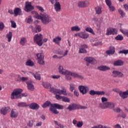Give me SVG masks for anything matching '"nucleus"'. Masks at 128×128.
Masks as SVG:
<instances>
[{"label":"nucleus","mask_w":128,"mask_h":128,"mask_svg":"<svg viewBox=\"0 0 128 128\" xmlns=\"http://www.w3.org/2000/svg\"><path fill=\"white\" fill-rule=\"evenodd\" d=\"M34 17L36 18H37V20H40L44 24H48L52 22L50 17L46 14H42L40 16L38 14L36 13L35 14Z\"/></svg>","instance_id":"obj_1"},{"label":"nucleus","mask_w":128,"mask_h":128,"mask_svg":"<svg viewBox=\"0 0 128 128\" xmlns=\"http://www.w3.org/2000/svg\"><path fill=\"white\" fill-rule=\"evenodd\" d=\"M88 108V107L86 106H82V105L78 104L76 103L70 104L66 110H69V112H72L76 110H86Z\"/></svg>","instance_id":"obj_2"},{"label":"nucleus","mask_w":128,"mask_h":128,"mask_svg":"<svg viewBox=\"0 0 128 128\" xmlns=\"http://www.w3.org/2000/svg\"><path fill=\"white\" fill-rule=\"evenodd\" d=\"M51 92H53L54 94H62L63 96H68V90L66 87H62V90L54 88H50Z\"/></svg>","instance_id":"obj_3"},{"label":"nucleus","mask_w":128,"mask_h":128,"mask_svg":"<svg viewBox=\"0 0 128 128\" xmlns=\"http://www.w3.org/2000/svg\"><path fill=\"white\" fill-rule=\"evenodd\" d=\"M22 90L20 88H17L14 90L11 94V100H16L18 98H22V96H20V94H22Z\"/></svg>","instance_id":"obj_4"},{"label":"nucleus","mask_w":128,"mask_h":128,"mask_svg":"<svg viewBox=\"0 0 128 128\" xmlns=\"http://www.w3.org/2000/svg\"><path fill=\"white\" fill-rule=\"evenodd\" d=\"M99 106L101 108H103V110H106V108L112 110L114 108L116 104L114 102H106L105 103H100Z\"/></svg>","instance_id":"obj_5"},{"label":"nucleus","mask_w":128,"mask_h":128,"mask_svg":"<svg viewBox=\"0 0 128 128\" xmlns=\"http://www.w3.org/2000/svg\"><path fill=\"white\" fill-rule=\"evenodd\" d=\"M57 110H64V106L62 105H60L58 104H54L51 105V107L50 108V110L52 112L53 114H58V111Z\"/></svg>","instance_id":"obj_6"},{"label":"nucleus","mask_w":128,"mask_h":128,"mask_svg":"<svg viewBox=\"0 0 128 128\" xmlns=\"http://www.w3.org/2000/svg\"><path fill=\"white\" fill-rule=\"evenodd\" d=\"M57 110H64V106L62 105H60L58 104H54L51 105V107L50 108V110L52 112L53 114H58V111Z\"/></svg>","instance_id":"obj_7"},{"label":"nucleus","mask_w":128,"mask_h":128,"mask_svg":"<svg viewBox=\"0 0 128 128\" xmlns=\"http://www.w3.org/2000/svg\"><path fill=\"white\" fill-rule=\"evenodd\" d=\"M43 38L44 37L42 34H36L34 37V42H36L39 46H42V44H44Z\"/></svg>","instance_id":"obj_8"},{"label":"nucleus","mask_w":128,"mask_h":128,"mask_svg":"<svg viewBox=\"0 0 128 128\" xmlns=\"http://www.w3.org/2000/svg\"><path fill=\"white\" fill-rule=\"evenodd\" d=\"M84 60L88 62L86 64V66H90V64H98L96 60L92 57H86L84 58Z\"/></svg>","instance_id":"obj_9"},{"label":"nucleus","mask_w":128,"mask_h":128,"mask_svg":"<svg viewBox=\"0 0 128 128\" xmlns=\"http://www.w3.org/2000/svg\"><path fill=\"white\" fill-rule=\"evenodd\" d=\"M36 56L38 60V64H42V66H44V53H38L36 54Z\"/></svg>","instance_id":"obj_10"},{"label":"nucleus","mask_w":128,"mask_h":128,"mask_svg":"<svg viewBox=\"0 0 128 128\" xmlns=\"http://www.w3.org/2000/svg\"><path fill=\"white\" fill-rule=\"evenodd\" d=\"M118 34V30L114 28H108L106 30V36L114 35Z\"/></svg>","instance_id":"obj_11"},{"label":"nucleus","mask_w":128,"mask_h":128,"mask_svg":"<svg viewBox=\"0 0 128 128\" xmlns=\"http://www.w3.org/2000/svg\"><path fill=\"white\" fill-rule=\"evenodd\" d=\"M34 8V6L32 5V2H26L24 10L26 12H32Z\"/></svg>","instance_id":"obj_12"},{"label":"nucleus","mask_w":128,"mask_h":128,"mask_svg":"<svg viewBox=\"0 0 128 128\" xmlns=\"http://www.w3.org/2000/svg\"><path fill=\"white\" fill-rule=\"evenodd\" d=\"M78 6L79 8H88L90 6V2L88 0L84 1H80L78 2Z\"/></svg>","instance_id":"obj_13"},{"label":"nucleus","mask_w":128,"mask_h":128,"mask_svg":"<svg viewBox=\"0 0 128 128\" xmlns=\"http://www.w3.org/2000/svg\"><path fill=\"white\" fill-rule=\"evenodd\" d=\"M75 36H79L81 38H83L84 40H86V38H88L90 35L88 34H87L84 32H80L74 34Z\"/></svg>","instance_id":"obj_14"},{"label":"nucleus","mask_w":128,"mask_h":128,"mask_svg":"<svg viewBox=\"0 0 128 128\" xmlns=\"http://www.w3.org/2000/svg\"><path fill=\"white\" fill-rule=\"evenodd\" d=\"M78 88L80 90V92L82 94H86V93L88 90H90V88L88 86H79Z\"/></svg>","instance_id":"obj_15"},{"label":"nucleus","mask_w":128,"mask_h":128,"mask_svg":"<svg viewBox=\"0 0 128 128\" xmlns=\"http://www.w3.org/2000/svg\"><path fill=\"white\" fill-rule=\"evenodd\" d=\"M10 112V108L9 106L3 107L0 110V113L3 116H6Z\"/></svg>","instance_id":"obj_16"},{"label":"nucleus","mask_w":128,"mask_h":128,"mask_svg":"<svg viewBox=\"0 0 128 128\" xmlns=\"http://www.w3.org/2000/svg\"><path fill=\"white\" fill-rule=\"evenodd\" d=\"M58 70L60 74L64 76H68V72H68L70 70L64 68V67L60 65L58 66Z\"/></svg>","instance_id":"obj_17"},{"label":"nucleus","mask_w":128,"mask_h":128,"mask_svg":"<svg viewBox=\"0 0 128 128\" xmlns=\"http://www.w3.org/2000/svg\"><path fill=\"white\" fill-rule=\"evenodd\" d=\"M67 76H74L76 78H79L80 80H84V76L81 75H78V74L76 72H72L70 71L68 72V74Z\"/></svg>","instance_id":"obj_18"},{"label":"nucleus","mask_w":128,"mask_h":128,"mask_svg":"<svg viewBox=\"0 0 128 128\" xmlns=\"http://www.w3.org/2000/svg\"><path fill=\"white\" fill-rule=\"evenodd\" d=\"M124 76V74L120 72L115 70L112 72V76H114V78H116L118 76V78H122Z\"/></svg>","instance_id":"obj_19"},{"label":"nucleus","mask_w":128,"mask_h":128,"mask_svg":"<svg viewBox=\"0 0 128 128\" xmlns=\"http://www.w3.org/2000/svg\"><path fill=\"white\" fill-rule=\"evenodd\" d=\"M88 48V45L83 44L81 45V48L79 50V54H86V49Z\"/></svg>","instance_id":"obj_20"},{"label":"nucleus","mask_w":128,"mask_h":128,"mask_svg":"<svg viewBox=\"0 0 128 128\" xmlns=\"http://www.w3.org/2000/svg\"><path fill=\"white\" fill-rule=\"evenodd\" d=\"M28 106H29L30 110H38L40 108V105L36 103L32 102L30 104H28Z\"/></svg>","instance_id":"obj_21"},{"label":"nucleus","mask_w":128,"mask_h":128,"mask_svg":"<svg viewBox=\"0 0 128 128\" xmlns=\"http://www.w3.org/2000/svg\"><path fill=\"white\" fill-rule=\"evenodd\" d=\"M18 112L17 110L12 109L10 113V118H18Z\"/></svg>","instance_id":"obj_22"},{"label":"nucleus","mask_w":128,"mask_h":128,"mask_svg":"<svg viewBox=\"0 0 128 128\" xmlns=\"http://www.w3.org/2000/svg\"><path fill=\"white\" fill-rule=\"evenodd\" d=\"M26 84H27L28 89L29 90L34 91V86L32 81L26 82Z\"/></svg>","instance_id":"obj_23"},{"label":"nucleus","mask_w":128,"mask_h":128,"mask_svg":"<svg viewBox=\"0 0 128 128\" xmlns=\"http://www.w3.org/2000/svg\"><path fill=\"white\" fill-rule=\"evenodd\" d=\"M119 96L122 97V98H127L128 97V90L125 92L121 91L120 92Z\"/></svg>","instance_id":"obj_24"},{"label":"nucleus","mask_w":128,"mask_h":128,"mask_svg":"<svg viewBox=\"0 0 128 128\" xmlns=\"http://www.w3.org/2000/svg\"><path fill=\"white\" fill-rule=\"evenodd\" d=\"M98 70L101 72H106V70H110V68L106 66H100L98 67Z\"/></svg>","instance_id":"obj_25"},{"label":"nucleus","mask_w":128,"mask_h":128,"mask_svg":"<svg viewBox=\"0 0 128 128\" xmlns=\"http://www.w3.org/2000/svg\"><path fill=\"white\" fill-rule=\"evenodd\" d=\"M32 76H33L34 78L37 80H40L42 79V78L40 77V72H36L35 73H32Z\"/></svg>","instance_id":"obj_26"},{"label":"nucleus","mask_w":128,"mask_h":128,"mask_svg":"<svg viewBox=\"0 0 128 128\" xmlns=\"http://www.w3.org/2000/svg\"><path fill=\"white\" fill-rule=\"evenodd\" d=\"M54 10L56 12H60L62 8L60 2H56L54 5Z\"/></svg>","instance_id":"obj_27"},{"label":"nucleus","mask_w":128,"mask_h":128,"mask_svg":"<svg viewBox=\"0 0 128 128\" xmlns=\"http://www.w3.org/2000/svg\"><path fill=\"white\" fill-rule=\"evenodd\" d=\"M22 14V9L18 8H16L14 9V14L15 16H18Z\"/></svg>","instance_id":"obj_28"},{"label":"nucleus","mask_w":128,"mask_h":128,"mask_svg":"<svg viewBox=\"0 0 128 128\" xmlns=\"http://www.w3.org/2000/svg\"><path fill=\"white\" fill-rule=\"evenodd\" d=\"M6 38H8V42H12V32H9L8 34H6Z\"/></svg>","instance_id":"obj_29"},{"label":"nucleus","mask_w":128,"mask_h":128,"mask_svg":"<svg viewBox=\"0 0 128 128\" xmlns=\"http://www.w3.org/2000/svg\"><path fill=\"white\" fill-rule=\"evenodd\" d=\"M42 85L44 86V88H46L47 90L48 88H50V89L52 88V86L48 82H43L42 83Z\"/></svg>","instance_id":"obj_30"},{"label":"nucleus","mask_w":128,"mask_h":128,"mask_svg":"<svg viewBox=\"0 0 128 128\" xmlns=\"http://www.w3.org/2000/svg\"><path fill=\"white\" fill-rule=\"evenodd\" d=\"M116 52V48L114 47H112L110 50H108L106 52V54H114Z\"/></svg>","instance_id":"obj_31"},{"label":"nucleus","mask_w":128,"mask_h":128,"mask_svg":"<svg viewBox=\"0 0 128 128\" xmlns=\"http://www.w3.org/2000/svg\"><path fill=\"white\" fill-rule=\"evenodd\" d=\"M124 64V62L122 60H118L115 61L114 63V66H122Z\"/></svg>","instance_id":"obj_32"},{"label":"nucleus","mask_w":128,"mask_h":128,"mask_svg":"<svg viewBox=\"0 0 128 128\" xmlns=\"http://www.w3.org/2000/svg\"><path fill=\"white\" fill-rule=\"evenodd\" d=\"M80 28L78 26L71 28V32H80Z\"/></svg>","instance_id":"obj_33"},{"label":"nucleus","mask_w":128,"mask_h":128,"mask_svg":"<svg viewBox=\"0 0 128 128\" xmlns=\"http://www.w3.org/2000/svg\"><path fill=\"white\" fill-rule=\"evenodd\" d=\"M52 104H51L50 102L46 101L42 105V107L44 108H47V106H50V108H52Z\"/></svg>","instance_id":"obj_34"},{"label":"nucleus","mask_w":128,"mask_h":128,"mask_svg":"<svg viewBox=\"0 0 128 128\" xmlns=\"http://www.w3.org/2000/svg\"><path fill=\"white\" fill-rule=\"evenodd\" d=\"M34 64L30 60H29L26 62V66H34Z\"/></svg>","instance_id":"obj_35"},{"label":"nucleus","mask_w":128,"mask_h":128,"mask_svg":"<svg viewBox=\"0 0 128 128\" xmlns=\"http://www.w3.org/2000/svg\"><path fill=\"white\" fill-rule=\"evenodd\" d=\"M61 40L62 38L60 36H57L53 39V42H55V44H58V42Z\"/></svg>","instance_id":"obj_36"},{"label":"nucleus","mask_w":128,"mask_h":128,"mask_svg":"<svg viewBox=\"0 0 128 128\" xmlns=\"http://www.w3.org/2000/svg\"><path fill=\"white\" fill-rule=\"evenodd\" d=\"M126 114L124 112H121L117 116V118H126Z\"/></svg>","instance_id":"obj_37"},{"label":"nucleus","mask_w":128,"mask_h":128,"mask_svg":"<svg viewBox=\"0 0 128 128\" xmlns=\"http://www.w3.org/2000/svg\"><path fill=\"white\" fill-rule=\"evenodd\" d=\"M96 12L97 14H102V8L97 6L95 8Z\"/></svg>","instance_id":"obj_38"},{"label":"nucleus","mask_w":128,"mask_h":128,"mask_svg":"<svg viewBox=\"0 0 128 128\" xmlns=\"http://www.w3.org/2000/svg\"><path fill=\"white\" fill-rule=\"evenodd\" d=\"M86 31L88 32H90V34H94V30L90 28H86Z\"/></svg>","instance_id":"obj_39"},{"label":"nucleus","mask_w":128,"mask_h":128,"mask_svg":"<svg viewBox=\"0 0 128 128\" xmlns=\"http://www.w3.org/2000/svg\"><path fill=\"white\" fill-rule=\"evenodd\" d=\"M62 101L64 102H70V98H68L63 96L62 97Z\"/></svg>","instance_id":"obj_40"},{"label":"nucleus","mask_w":128,"mask_h":128,"mask_svg":"<svg viewBox=\"0 0 128 128\" xmlns=\"http://www.w3.org/2000/svg\"><path fill=\"white\" fill-rule=\"evenodd\" d=\"M18 106L20 108H24L26 106H28V104H26V102H20L18 104Z\"/></svg>","instance_id":"obj_41"},{"label":"nucleus","mask_w":128,"mask_h":128,"mask_svg":"<svg viewBox=\"0 0 128 128\" xmlns=\"http://www.w3.org/2000/svg\"><path fill=\"white\" fill-rule=\"evenodd\" d=\"M115 40H124V36L120 34H118L115 38Z\"/></svg>","instance_id":"obj_42"},{"label":"nucleus","mask_w":128,"mask_h":128,"mask_svg":"<svg viewBox=\"0 0 128 128\" xmlns=\"http://www.w3.org/2000/svg\"><path fill=\"white\" fill-rule=\"evenodd\" d=\"M119 14H120L122 18H124L126 16V13L120 8L118 10Z\"/></svg>","instance_id":"obj_43"},{"label":"nucleus","mask_w":128,"mask_h":128,"mask_svg":"<svg viewBox=\"0 0 128 128\" xmlns=\"http://www.w3.org/2000/svg\"><path fill=\"white\" fill-rule=\"evenodd\" d=\"M89 94H90V96H96V94L97 95V91H96L94 90H90L89 92Z\"/></svg>","instance_id":"obj_44"},{"label":"nucleus","mask_w":128,"mask_h":128,"mask_svg":"<svg viewBox=\"0 0 128 128\" xmlns=\"http://www.w3.org/2000/svg\"><path fill=\"white\" fill-rule=\"evenodd\" d=\"M120 32H122L124 36H127V38H128V30H124L122 29H120Z\"/></svg>","instance_id":"obj_45"},{"label":"nucleus","mask_w":128,"mask_h":128,"mask_svg":"<svg viewBox=\"0 0 128 128\" xmlns=\"http://www.w3.org/2000/svg\"><path fill=\"white\" fill-rule=\"evenodd\" d=\"M35 29L36 30V32H40L42 31V27L40 25L36 26Z\"/></svg>","instance_id":"obj_46"},{"label":"nucleus","mask_w":128,"mask_h":128,"mask_svg":"<svg viewBox=\"0 0 128 128\" xmlns=\"http://www.w3.org/2000/svg\"><path fill=\"white\" fill-rule=\"evenodd\" d=\"M10 22L11 23L12 28H16V22H14V21L11 20Z\"/></svg>","instance_id":"obj_47"},{"label":"nucleus","mask_w":128,"mask_h":128,"mask_svg":"<svg viewBox=\"0 0 128 128\" xmlns=\"http://www.w3.org/2000/svg\"><path fill=\"white\" fill-rule=\"evenodd\" d=\"M108 6V9H109V10L110 12H114V10H116V8H114V6H112V5H110V6Z\"/></svg>","instance_id":"obj_48"},{"label":"nucleus","mask_w":128,"mask_h":128,"mask_svg":"<svg viewBox=\"0 0 128 128\" xmlns=\"http://www.w3.org/2000/svg\"><path fill=\"white\" fill-rule=\"evenodd\" d=\"M106 94V92L104 91H97V96H104Z\"/></svg>","instance_id":"obj_49"},{"label":"nucleus","mask_w":128,"mask_h":128,"mask_svg":"<svg viewBox=\"0 0 128 128\" xmlns=\"http://www.w3.org/2000/svg\"><path fill=\"white\" fill-rule=\"evenodd\" d=\"M70 92H74L76 88V85L74 84H70Z\"/></svg>","instance_id":"obj_50"},{"label":"nucleus","mask_w":128,"mask_h":128,"mask_svg":"<svg viewBox=\"0 0 128 128\" xmlns=\"http://www.w3.org/2000/svg\"><path fill=\"white\" fill-rule=\"evenodd\" d=\"M26 38H22L20 41V44L22 46H24V44H26Z\"/></svg>","instance_id":"obj_51"},{"label":"nucleus","mask_w":128,"mask_h":128,"mask_svg":"<svg viewBox=\"0 0 128 128\" xmlns=\"http://www.w3.org/2000/svg\"><path fill=\"white\" fill-rule=\"evenodd\" d=\"M36 8H38V10L40 11L41 12H44V8L42 6H36Z\"/></svg>","instance_id":"obj_52"},{"label":"nucleus","mask_w":128,"mask_h":128,"mask_svg":"<svg viewBox=\"0 0 128 128\" xmlns=\"http://www.w3.org/2000/svg\"><path fill=\"white\" fill-rule=\"evenodd\" d=\"M119 54H124L126 55L128 54V50H120L119 52Z\"/></svg>","instance_id":"obj_53"},{"label":"nucleus","mask_w":128,"mask_h":128,"mask_svg":"<svg viewBox=\"0 0 128 128\" xmlns=\"http://www.w3.org/2000/svg\"><path fill=\"white\" fill-rule=\"evenodd\" d=\"M83 124H84V123L82 122H78L76 124V126H78V128H82Z\"/></svg>","instance_id":"obj_54"},{"label":"nucleus","mask_w":128,"mask_h":128,"mask_svg":"<svg viewBox=\"0 0 128 128\" xmlns=\"http://www.w3.org/2000/svg\"><path fill=\"white\" fill-rule=\"evenodd\" d=\"M112 92H118L120 94V93L122 92L118 88H114L112 89Z\"/></svg>","instance_id":"obj_55"},{"label":"nucleus","mask_w":128,"mask_h":128,"mask_svg":"<svg viewBox=\"0 0 128 128\" xmlns=\"http://www.w3.org/2000/svg\"><path fill=\"white\" fill-rule=\"evenodd\" d=\"M4 24L2 22H0V30H4Z\"/></svg>","instance_id":"obj_56"},{"label":"nucleus","mask_w":128,"mask_h":128,"mask_svg":"<svg viewBox=\"0 0 128 128\" xmlns=\"http://www.w3.org/2000/svg\"><path fill=\"white\" fill-rule=\"evenodd\" d=\"M105 2L108 6H112V1L110 0H105Z\"/></svg>","instance_id":"obj_57"},{"label":"nucleus","mask_w":128,"mask_h":128,"mask_svg":"<svg viewBox=\"0 0 128 128\" xmlns=\"http://www.w3.org/2000/svg\"><path fill=\"white\" fill-rule=\"evenodd\" d=\"M52 78L54 80H58V78H60V75H54V76H52Z\"/></svg>","instance_id":"obj_58"},{"label":"nucleus","mask_w":128,"mask_h":128,"mask_svg":"<svg viewBox=\"0 0 128 128\" xmlns=\"http://www.w3.org/2000/svg\"><path fill=\"white\" fill-rule=\"evenodd\" d=\"M20 78L21 80L24 82L28 80V77H22Z\"/></svg>","instance_id":"obj_59"},{"label":"nucleus","mask_w":128,"mask_h":128,"mask_svg":"<svg viewBox=\"0 0 128 128\" xmlns=\"http://www.w3.org/2000/svg\"><path fill=\"white\" fill-rule=\"evenodd\" d=\"M101 100L102 102V104H106L105 102H108V98H106V97H102L101 98Z\"/></svg>","instance_id":"obj_60"},{"label":"nucleus","mask_w":128,"mask_h":128,"mask_svg":"<svg viewBox=\"0 0 128 128\" xmlns=\"http://www.w3.org/2000/svg\"><path fill=\"white\" fill-rule=\"evenodd\" d=\"M93 46H102V42L98 41L94 43Z\"/></svg>","instance_id":"obj_61"},{"label":"nucleus","mask_w":128,"mask_h":128,"mask_svg":"<svg viewBox=\"0 0 128 128\" xmlns=\"http://www.w3.org/2000/svg\"><path fill=\"white\" fill-rule=\"evenodd\" d=\"M28 24H32V16H29L27 20Z\"/></svg>","instance_id":"obj_62"},{"label":"nucleus","mask_w":128,"mask_h":128,"mask_svg":"<svg viewBox=\"0 0 128 128\" xmlns=\"http://www.w3.org/2000/svg\"><path fill=\"white\" fill-rule=\"evenodd\" d=\"M28 126L30 128L34 126V122L30 120L28 124Z\"/></svg>","instance_id":"obj_63"},{"label":"nucleus","mask_w":128,"mask_h":128,"mask_svg":"<svg viewBox=\"0 0 128 128\" xmlns=\"http://www.w3.org/2000/svg\"><path fill=\"white\" fill-rule=\"evenodd\" d=\"M65 76L66 80H72V77L70 76Z\"/></svg>","instance_id":"obj_64"}]
</instances>
